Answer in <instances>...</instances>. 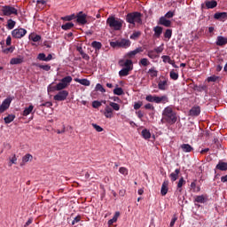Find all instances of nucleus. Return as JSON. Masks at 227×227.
<instances>
[{
    "label": "nucleus",
    "instance_id": "10",
    "mask_svg": "<svg viewBox=\"0 0 227 227\" xmlns=\"http://www.w3.org/2000/svg\"><path fill=\"white\" fill-rule=\"evenodd\" d=\"M159 24L160 26H164L165 27H171V20H167L166 17H160Z\"/></svg>",
    "mask_w": 227,
    "mask_h": 227
},
{
    "label": "nucleus",
    "instance_id": "23",
    "mask_svg": "<svg viewBox=\"0 0 227 227\" xmlns=\"http://www.w3.org/2000/svg\"><path fill=\"white\" fill-rule=\"evenodd\" d=\"M153 31H154V36H156V38H160V35H162V27H160V26L154 27Z\"/></svg>",
    "mask_w": 227,
    "mask_h": 227
},
{
    "label": "nucleus",
    "instance_id": "9",
    "mask_svg": "<svg viewBox=\"0 0 227 227\" xmlns=\"http://www.w3.org/2000/svg\"><path fill=\"white\" fill-rule=\"evenodd\" d=\"M121 67H125L124 68H129L130 71L133 70L134 65L132 64V60L130 59H126L125 62L123 60L120 61Z\"/></svg>",
    "mask_w": 227,
    "mask_h": 227
},
{
    "label": "nucleus",
    "instance_id": "39",
    "mask_svg": "<svg viewBox=\"0 0 227 227\" xmlns=\"http://www.w3.org/2000/svg\"><path fill=\"white\" fill-rule=\"evenodd\" d=\"M191 188L192 189L193 192H200L201 191L200 186H196V181L191 184Z\"/></svg>",
    "mask_w": 227,
    "mask_h": 227
},
{
    "label": "nucleus",
    "instance_id": "50",
    "mask_svg": "<svg viewBox=\"0 0 227 227\" xmlns=\"http://www.w3.org/2000/svg\"><path fill=\"white\" fill-rule=\"evenodd\" d=\"M114 95H123V89L121 87L115 88L114 90Z\"/></svg>",
    "mask_w": 227,
    "mask_h": 227
},
{
    "label": "nucleus",
    "instance_id": "35",
    "mask_svg": "<svg viewBox=\"0 0 227 227\" xmlns=\"http://www.w3.org/2000/svg\"><path fill=\"white\" fill-rule=\"evenodd\" d=\"M76 82L82 84V86H90V82L88 79H76Z\"/></svg>",
    "mask_w": 227,
    "mask_h": 227
},
{
    "label": "nucleus",
    "instance_id": "32",
    "mask_svg": "<svg viewBox=\"0 0 227 227\" xmlns=\"http://www.w3.org/2000/svg\"><path fill=\"white\" fill-rule=\"evenodd\" d=\"M142 137H144V139H150V137H152V133H150V130L148 129H143Z\"/></svg>",
    "mask_w": 227,
    "mask_h": 227
},
{
    "label": "nucleus",
    "instance_id": "47",
    "mask_svg": "<svg viewBox=\"0 0 227 227\" xmlns=\"http://www.w3.org/2000/svg\"><path fill=\"white\" fill-rule=\"evenodd\" d=\"M170 79L173 81L178 80V73H176L175 70L170 71Z\"/></svg>",
    "mask_w": 227,
    "mask_h": 227
},
{
    "label": "nucleus",
    "instance_id": "15",
    "mask_svg": "<svg viewBox=\"0 0 227 227\" xmlns=\"http://www.w3.org/2000/svg\"><path fill=\"white\" fill-rule=\"evenodd\" d=\"M143 47H138L134 51H131L127 53L128 58H134V56H136V54H139V52H143Z\"/></svg>",
    "mask_w": 227,
    "mask_h": 227
},
{
    "label": "nucleus",
    "instance_id": "31",
    "mask_svg": "<svg viewBox=\"0 0 227 227\" xmlns=\"http://www.w3.org/2000/svg\"><path fill=\"white\" fill-rule=\"evenodd\" d=\"M166 86H168V81H160L158 83V88L159 90H161L162 91H164V90H166Z\"/></svg>",
    "mask_w": 227,
    "mask_h": 227
},
{
    "label": "nucleus",
    "instance_id": "48",
    "mask_svg": "<svg viewBox=\"0 0 227 227\" xmlns=\"http://www.w3.org/2000/svg\"><path fill=\"white\" fill-rule=\"evenodd\" d=\"M74 19H75V14H72V15L65 16L61 18L62 20H66L67 22H70V20H74Z\"/></svg>",
    "mask_w": 227,
    "mask_h": 227
},
{
    "label": "nucleus",
    "instance_id": "63",
    "mask_svg": "<svg viewBox=\"0 0 227 227\" xmlns=\"http://www.w3.org/2000/svg\"><path fill=\"white\" fill-rule=\"evenodd\" d=\"M143 106V102L139 101L134 104V109L137 111V109H141Z\"/></svg>",
    "mask_w": 227,
    "mask_h": 227
},
{
    "label": "nucleus",
    "instance_id": "34",
    "mask_svg": "<svg viewBox=\"0 0 227 227\" xmlns=\"http://www.w3.org/2000/svg\"><path fill=\"white\" fill-rule=\"evenodd\" d=\"M147 56L151 59H156V58H159V55L155 54L154 50H150L147 51Z\"/></svg>",
    "mask_w": 227,
    "mask_h": 227
},
{
    "label": "nucleus",
    "instance_id": "27",
    "mask_svg": "<svg viewBox=\"0 0 227 227\" xmlns=\"http://www.w3.org/2000/svg\"><path fill=\"white\" fill-rule=\"evenodd\" d=\"M91 47H93V49H95V51H99V50L102 49V43L97 42V41H93L91 43Z\"/></svg>",
    "mask_w": 227,
    "mask_h": 227
},
{
    "label": "nucleus",
    "instance_id": "61",
    "mask_svg": "<svg viewBox=\"0 0 227 227\" xmlns=\"http://www.w3.org/2000/svg\"><path fill=\"white\" fill-rule=\"evenodd\" d=\"M101 106H102V103H100L99 101L92 102V107H94V109H98V107H100Z\"/></svg>",
    "mask_w": 227,
    "mask_h": 227
},
{
    "label": "nucleus",
    "instance_id": "59",
    "mask_svg": "<svg viewBox=\"0 0 227 227\" xmlns=\"http://www.w3.org/2000/svg\"><path fill=\"white\" fill-rule=\"evenodd\" d=\"M39 68H42V70H45V72H49L51 70L50 65H39Z\"/></svg>",
    "mask_w": 227,
    "mask_h": 227
},
{
    "label": "nucleus",
    "instance_id": "3",
    "mask_svg": "<svg viewBox=\"0 0 227 227\" xmlns=\"http://www.w3.org/2000/svg\"><path fill=\"white\" fill-rule=\"evenodd\" d=\"M141 17H143L141 12H129L126 16V22L132 24V26H136V24H143V20H141Z\"/></svg>",
    "mask_w": 227,
    "mask_h": 227
},
{
    "label": "nucleus",
    "instance_id": "49",
    "mask_svg": "<svg viewBox=\"0 0 227 227\" xmlns=\"http://www.w3.org/2000/svg\"><path fill=\"white\" fill-rule=\"evenodd\" d=\"M139 65H142V67H148V65H150V61L148 59L144 58L139 61Z\"/></svg>",
    "mask_w": 227,
    "mask_h": 227
},
{
    "label": "nucleus",
    "instance_id": "21",
    "mask_svg": "<svg viewBox=\"0 0 227 227\" xmlns=\"http://www.w3.org/2000/svg\"><path fill=\"white\" fill-rule=\"evenodd\" d=\"M226 43H227L226 37H223V36H221V35H219L217 37L216 45H219L220 47H222L223 45H226Z\"/></svg>",
    "mask_w": 227,
    "mask_h": 227
},
{
    "label": "nucleus",
    "instance_id": "22",
    "mask_svg": "<svg viewBox=\"0 0 227 227\" xmlns=\"http://www.w3.org/2000/svg\"><path fill=\"white\" fill-rule=\"evenodd\" d=\"M104 114L106 118H113V108H111L109 106H106Z\"/></svg>",
    "mask_w": 227,
    "mask_h": 227
},
{
    "label": "nucleus",
    "instance_id": "64",
    "mask_svg": "<svg viewBox=\"0 0 227 227\" xmlns=\"http://www.w3.org/2000/svg\"><path fill=\"white\" fill-rule=\"evenodd\" d=\"M110 45H111V47H114V49L116 47H120V41L111 42Z\"/></svg>",
    "mask_w": 227,
    "mask_h": 227
},
{
    "label": "nucleus",
    "instance_id": "7",
    "mask_svg": "<svg viewBox=\"0 0 227 227\" xmlns=\"http://www.w3.org/2000/svg\"><path fill=\"white\" fill-rule=\"evenodd\" d=\"M76 22L82 25L87 24L88 20H86V14H84L82 12H80L76 16Z\"/></svg>",
    "mask_w": 227,
    "mask_h": 227
},
{
    "label": "nucleus",
    "instance_id": "16",
    "mask_svg": "<svg viewBox=\"0 0 227 227\" xmlns=\"http://www.w3.org/2000/svg\"><path fill=\"white\" fill-rule=\"evenodd\" d=\"M180 148L185 153H189L192 152V150H194V148H192L191 146V145H189V144H183V145H181Z\"/></svg>",
    "mask_w": 227,
    "mask_h": 227
},
{
    "label": "nucleus",
    "instance_id": "37",
    "mask_svg": "<svg viewBox=\"0 0 227 227\" xmlns=\"http://www.w3.org/2000/svg\"><path fill=\"white\" fill-rule=\"evenodd\" d=\"M29 160H33V155H31L30 153H27L25 156H23L22 162L24 164H26V162H29Z\"/></svg>",
    "mask_w": 227,
    "mask_h": 227
},
{
    "label": "nucleus",
    "instance_id": "1",
    "mask_svg": "<svg viewBox=\"0 0 227 227\" xmlns=\"http://www.w3.org/2000/svg\"><path fill=\"white\" fill-rule=\"evenodd\" d=\"M178 118L176 113L173 111V107L167 106L162 112L161 123H169V125H175Z\"/></svg>",
    "mask_w": 227,
    "mask_h": 227
},
{
    "label": "nucleus",
    "instance_id": "38",
    "mask_svg": "<svg viewBox=\"0 0 227 227\" xmlns=\"http://www.w3.org/2000/svg\"><path fill=\"white\" fill-rule=\"evenodd\" d=\"M15 24H17V22H15L13 20L10 19L7 20V28L8 29H13V27H15Z\"/></svg>",
    "mask_w": 227,
    "mask_h": 227
},
{
    "label": "nucleus",
    "instance_id": "52",
    "mask_svg": "<svg viewBox=\"0 0 227 227\" xmlns=\"http://www.w3.org/2000/svg\"><path fill=\"white\" fill-rule=\"evenodd\" d=\"M109 106L114 109V111H118L120 109V105H118V103L110 102Z\"/></svg>",
    "mask_w": 227,
    "mask_h": 227
},
{
    "label": "nucleus",
    "instance_id": "54",
    "mask_svg": "<svg viewBox=\"0 0 227 227\" xmlns=\"http://www.w3.org/2000/svg\"><path fill=\"white\" fill-rule=\"evenodd\" d=\"M148 74H150L151 77H157L158 71L155 70V68H151L149 69Z\"/></svg>",
    "mask_w": 227,
    "mask_h": 227
},
{
    "label": "nucleus",
    "instance_id": "5",
    "mask_svg": "<svg viewBox=\"0 0 227 227\" xmlns=\"http://www.w3.org/2000/svg\"><path fill=\"white\" fill-rule=\"evenodd\" d=\"M27 34V30L25 28H15L12 31V38H24Z\"/></svg>",
    "mask_w": 227,
    "mask_h": 227
},
{
    "label": "nucleus",
    "instance_id": "33",
    "mask_svg": "<svg viewBox=\"0 0 227 227\" xmlns=\"http://www.w3.org/2000/svg\"><path fill=\"white\" fill-rule=\"evenodd\" d=\"M72 27H74V23H72V22H67L61 26V28L64 31H68V29H72Z\"/></svg>",
    "mask_w": 227,
    "mask_h": 227
},
{
    "label": "nucleus",
    "instance_id": "14",
    "mask_svg": "<svg viewBox=\"0 0 227 227\" xmlns=\"http://www.w3.org/2000/svg\"><path fill=\"white\" fill-rule=\"evenodd\" d=\"M180 175V168H176L169 176L171 182H176L178 180V176Z\"/></svg>",
    "mask_w": 227,
    "mask_h": 227
},
{
    "label": "nucleus",
    "instance_id": "62",
    "mask_svg": "<svg viewBox=\"0 0 227 227\" xmlns=\"http://www.w3.org/2000/svg\"><path fill=\"white\" fill-rule=\"evenodd\" d=\"M92 127L95 129V130H97V132H102L104 130L102 127L95 123H92Z\"/></svg>",
    "mask_w": 227,
    "mask_h": 227
},
{
    "label": "nucleus",
    "instance_id": "18",
    "mask_svg": "<svg viewBox=\"0 0 227 227\" xmlns=\"http://www.w3.org/2000/svg\"><path fill=\"white\" fill-rule=\"evenodd\" d=\"M215 168L219 171H227V162L219 161Z\"/></svg>",
    "mask_w": 227,
    "mask_h": 227
},
{
    "label": "nucleus",
    "instance_id": "56",
    "mask_svg": "<svg viewBox=\"0 0 227 227\" xmlns=\"http://www.w3.org/2000/svg\"><path fill=\"white\" fill-rule=\"evenodd\" d=\"M144 107L149 111H155V106H153V105L150 103H147L146 105H145Z\"/></svg>",
    "mask_w": 227,
    "mask_h": 227
},
{
    "label": "nucleus",
    "instance_id": "58",
    "mask_svg": "<svg viewBox=\"0 0 227 227\" xmlns=\"http://www.w3.org/2000/svg\"><path fill=\"white\" fill-rule=\"evenodd\" d=\"M176 221H178V216H176V215H174L173 218L171 219L169 226L170 227L175 226V223H176Z\"/></svg>",
    "mask_w": 227,
    "mask_h": 227
},
{
    "label": "nucleus",
    "instance_id": "45",
    "mask_svg": "<svg viewBox=\"0 0 227 227\" xmlns=\"http://www.w3.org/2000/svg\"><path fill=\"white\" fill-rule=\"evenodd\" d=\"M96 91H100L101 93H106V89H104V86L102 84L98 83L95 88Z\"/></svg>",
    "mask_w": 227,
    "mask_h": 227
},
{
    "label": "nucleus",
    "instance_id": "26",
    "mask_svg": "<svg viewBox=\"0 0 227 227\" xmlns=\"http://www.w3.org/2000/svg\"><path fill=\"white\" fill-rule=\"evenodd\" d=\"M206 6L207 9H213L217 6V1L213 0V1H207L206 2Z\"/></svg>",
    "mask_w": 227,
    "mask_h": 227
},
{
    "label": "nucleus",
    "instance_id": "44",
    "mask_svg": "<svg viewBox=\"0 0 227 227\" xmlns=\"http://www.w3.org/2000/svg\"><path fill=\"white\" fill-rule=\"evenodd\" d=\"M173 35V30L172 29H167L166 32L164 33V38H168L169 40Z\"/></svg>",
    "mask_w": 227,
    "mask_h": 227
},
{
    "label": "nucleus",
    "instance_id": "2",
    "mask_svg": "<svg viewBox=\"0 0 227 227\" xmlns=\"http://www.w3.org/2000/svg\"><path fill=\"white\" fill-rule=\"evenodd\" d=\"M106 24L109 26V27H111V29H114V31H120L121 30V27H123V20L114 16H110L106 20Z\"/></svg>",
    "mask_w": 227,
    "mask_h": 227
},
{
    "label": "nucleus",
    "instance_id": "36",
    "mask_svg": "<svg viewBox=\"0 0 227 227\" xmlns=\"http://www.w3.org/2000/svg\"><path fill=\"white\" fill-rule=\"evenodd\" d=\"M185 185V180H184V177H181L177 183V189L179 192H182V187Z\"/></svg>",
    "mask_w": 227,
    "mask_h": 227
},
{
    "label": "nucleus",
    "instance_id": "17",
    "mask_svg": "<svg viewBox=\"0 0 227 227\" xmlns=\"http://www.w3.org/2000/svg\"><path fill=\"white\" fill-rule=\"evenodd\" d=\"M10 63L11 65H21V63H24V58L22 57L12 58Z\"/></svg>",
    "mask_w": 227,
    "mask_h": 227
},
{
    "label": "nucleus",
    "instance_id": "28",
    "mask_svg": "<svg viewBox=\"0 0 227 227\" xmlns=\"http://www.w3.org/2000/svg\"><path fill=\"white\" fill-rule=\"evenodd\" d=\"M129 72H130L129 68L123 67L119 71V75L120 77H127V75H129Z\"/></svg>",
    "mask_w": 227,
    "mask_h": 227
},
{
    "label": "nucleus",
    "instance_id": "11",
    "mask_svg": "<svg viewBox=\"0 0 227 227\" xmlns=\"http://www.w3.org/2000/svg\"><path fill=\"white\" fill-rule=\"evenodd\" d=\"M168 102H169L168 96H156V104H168Z\"/></svg>",
    "mask_w": 227,
    "mask_h": 227
},
{
    "label": "nucleus",
    "instance_id": "55",
    "mask_svg": "<svg viewBox=\"0 0 227 227\" xmlns=\"http://www.w3.org/2000/svg\"><path fill=\"white\" fill-rule=\"evenodd\" d=\"M37 59H39V61H47V57L45 56V53H39Z\"/></svg>",
    "mask_w": 227,
    "mask_h": 227
},
{
    "label": "nucleus",
    "instance_id": "20",
    "mask_svg": "<svg viewBox=\"0 0 227 227\" xmlns=\"http://www.w3.org/2000/svg\"><path fill=\"white\" fill-rule=\"evenodd\" d=\"M10 104H12V100L9 98H6L0 107V111H5V109H8L10 107Z\"/></svg>",
    "mask_w": 227,
    "mask_h": 227
},
{
    "label": "nucleus",
    "instance_id": "4",
    "mask_svg": "<svg viewBox=\"0 0 227 227\" xmlns=\"http://www.w3.org/2000/svg\"><path fill=\"white\" fill-rule=\"evenodd\" d=\"M1 12L3 15H4L5 17H10L12 15H19V11L12 5L3 6Z\"/></svg>",
    "mask_w": 227,
    "mask_h": 227
},
{
    "label": "nucleus",
    "instance_id": "8",
    "mask_svg": "<svg viewBox=\"0 0 227 227\" xmlns=\"http://www.w3.org/2000/svg\"><path fill=\"white\" fill-rule=\"evenodd\" d=\"M201 113V108L198 106H193L191 108V110L189 111V115L190 116H200Z\"/></svg>",
    "mask_w": 227,
    "mask_h": 227
},
{
    "label": "nucleus",
    "instance_id": "42",
    "mask_svg": "<svg viewBox=\"0 0 227 227\" xmlns=\"http://www.w3.org/2000/svg\"><path fill=\"white\" fill-rule=\"evenodd\" d=\"M161 59H163V63H168L169 65L173 62V60H171V57L168 55L161 56Z\"/></svg>",
    "mask_w": 227,
    "mask_h": 227
},
{
    "label": "nucleus",
    "instance_id": "53",
    "mask_svg": "<svg viewBox=\"0 0 227 227\" xmlns=\"http://www.w3.org/2000/svg\"><path fill=\"white\" fill-rule=\"evenodd\" d=\"M66 88V85L61 82L56 85L57 91H61V90H65Z\"/></svg>",
    "mask_w": 227,
    "mask_h": 227
},
{
    "label": "nucleus",
    "instance_id": "19",
    "mask_svg": "<svg viewBox=\"0 0 227 227\" xmlns=\"http://www.w3.org/2000/svg\"><path fill=\"white\" fill-rule=\"evenodd\" d=\"M120 47L123 49H127V47H130V40L129 39H121L120 41Z\"/></svg>",
    "mask_w": 227,
    "mask_h": 227
},
{
    "label": "nucleus",
    "instance_id": "57",
    "mask_svg": "<svg viewBox=\"0 0 227 227\" xmlns=\"http://www.w3.org/2000/svg\"><path fill=\"white\" fill-rule=\"evenodd\" d=\"M53 91H58V89L56 88V85L50 84L48 86V92L52 93Z\"/></svg>",
    "mask_w": 227,
    "mask_h": 227
},
{
    "label": "nucleus",
    "instance_id": "13",
    "mask_svg": "<svg viewBox=\"0 0 227 227\" xmlns=\"http://www.w3.org/2000/svg\"><path fill=\"white\" fill-rule=\"evenodd\" d=\"M169 185V181L168 180H165L163 183H162V185H161V196H166L168 194V186Z\"/></svg>",
    "mask_w": 227,
    "mask_h": 227
},
{
    "label": "nucleus",
    "instance_id": "24",
    "mask_svg": "<svg viewBox=\"0 0 227 227\" xmlns=\"http://www.w3.org/2000/svg\"><path fill=\"white\" fill-rule=\"evenodd\" d=\"M29 40H32V42H40L42 40V36L39 35H36L35 33H31L28 36Z\"/></svg>",
    "mask_w": 227,
    "mask_h": 227
},
{
    "label": "nucleus",
    "instance_id": "51",
    "mask_svg": "<svg viewBox=\"0 0 227 227\" xmlns=\"http://www.w3.org/2000/svg\"><path fill=\"white\" fill-rule=\"evenodd\" d=\"M219 81V76L212 75L207 78V82H215Z\"/></svg>",
    "mask_w": 227,
    "mask_h": 227
},
{
    "label": "nucleus",
    "instance_id": "60",
    "mask_svg": "<svg viewBox=\"0 0 227 227\" xmlns=\"http://www.w3.org/2000/svg\"><path fill=\"white\" fill-rule=\"evenodd\" d=\"M173 17H175L174 12L169 11L165 14V19H173Z\"/></svg>",
    "mask_w": 227,
    "mask_h": 227
},
{
    "label": "nucleus",
    "instance_id": "12",
    "mask_svg": "<svg viewBox=\"0 0 227 227\" xmlns=\"http://www.w3.org/2000/svg\"><path fill=\"white\" fill-rule=\"evenodd\" d=\"M214 19H215L216 20L224 21L227 19V13L226 12H216L214 15Z\"/></svg>",
    "mask_w": 227,
    "mask_h": 227
},
{
    "label": "nucleus",
    "instance_id": "43",
    "mask_svg": "<svg viewBox=\"0 0 227 227\" xmlns=\"http://www.w3.org/2000/svg\"><path fill=\"white\" fill-rule=\"evenodd\" d=\"M156 99H157V96H153V95H147L145 97V100L147 102H154L156 104Z\"/></svg>",
    "mask_w": 227,
    "mask_h": 227
},
{
    "label": "nucleus",
    "instance_id": "46",
    "mask_svg": "<svg viewBox=\"0 0 227 227\" xmlns=\"http://www.w3.org/2000/svg\"><path fill=\"white\" fill-rule=\"evenodd\" d=\"M119 173H121V175H124V176H127V175H129V169H127L125 167H121L119 168Z\"/></svg>",
    "mask_w": 227,
    "mask_h": 227
},
{
    "label": "nucleus",
    "instance_id": "30",
    "mask_svg": "<svg viewBox=\"0 0 227 227\" xmlns=\"http://www.w3.org/2000/svg\"><path fill=\"white\" fill-rule=\"evenodd\" d=\"M207 200V197L204 195H199L195 198L196 203H206Z\"/></svg>",
    "mask_w": 227,
    "mask_h": 227
},
{
    "label": "nucleus",
    "instance_id": "25",
    "mask_svg": "<svg viewBox=\"0 0 227 227\" xmlns=\"http://www.w3.org/2000/svg\"><path fill=\"white\" fill-rule=\"evenodd\" d=\"M62 83L66 85V88L70 85V82H72V76L68 75L60 80Z\"/></svg>",
    "mask_w": 227,
    "mask_h": 227
},
{
    "label": "nucleus",
    "instance_id": "6",
    "mask_svg": "<svg viewBox=\"0 0 227 227\" xmlns=\"http://www.w3.org/2000/svg\"><path fill=\"white\" fill-rule=\"evenodd\" d=\"M67 97H68V90H60L53 97V99L57 102H63V100H67Z\"/></svg>",
    "mask_w": 227,
    "mask_h": 227
},
{
    "label": "nucleus",
    "instance_id": "40",
    "mask_svg": "<svg viewBox=\"0 0 227 227\" xmlns=\"http://www.w3.org/2000/svg\"><path fill=\"white\" fill-rule=\"evenodd\" d=\"M4 120L5 123H12V121H13V120H15V115L9 114L7 117H4Z\"/></svg>",
    "mask_w": 227,
    "mask_h": 227
},
{
    "label": "nucleus",
    "instance_id": "41",
    "mask_svg": "<svg viewBox=\"0 0 227 227\" xmlns=\"http://www.w3.org/2000/svg\"><path fill=\"white\" fill-rule=\"evenodd\" d=\"M141 36V31H135L131 35H130V40H137Z\"/></svg>",
    "mask_w": 227,
    "mask_h": 227
},
{
    "label": "nucleus",
    "instance_id": "29",
    "mask_svg": "<svg viewBox=\"0 0 227 227\" xmlns=\"http://www.w3.org/2000/svg\"><path fill=\"white\" fill-rule=\"evenodd\" d=\"M35 106H33V105H30L28 107L25 108V110L23 111V116H28V114H31Z\"/></svg>",
    "mask_w": 227,
    "mask_h": 227
}]
</instances>
